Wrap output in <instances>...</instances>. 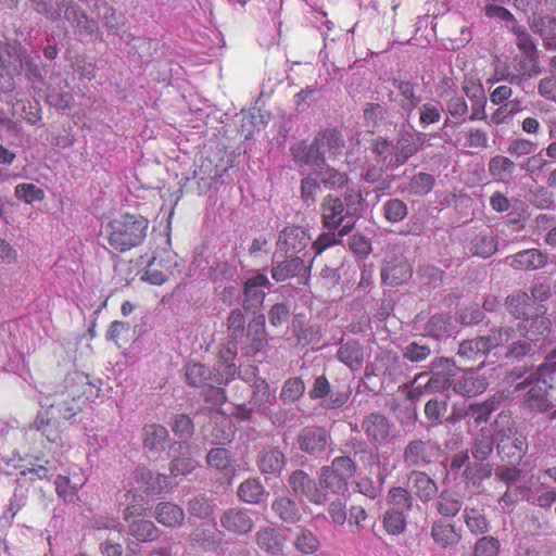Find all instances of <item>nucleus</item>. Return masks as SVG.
<instances>
[{
    "label": "nucleus",
    "instance_id": "8fccbe9b",
    "mask_svg": "<svg viewBox=\"0 0 556 556\" xmlns=\"http://www.w3.org/2000/svg\"><path fill=\"white\" fill-rule=\"evenodd\" d=\"M206 431H210V434H206V437L213 444H226L230 442L236 432L235 427L226 418H223L220 425L216 422L207 426Z\"/></svg>",
    "mask_w": 556,
    "mask_h": 556
},
{
    "label": "nucleus",
    "instance_id": "423d86ee",
    "mask_svg": "<svg viewBox=\"0 0 556 556\" xmlns=\"http://www.w3.org/2000/svg\"><path fill=\"white\" fill-rule=\"evenodd\" d=\"M240 378L243 381L242 386L237 384L236 388L241 390L239 397H244V392L247 391L245 384L251 387V397L249 404L255 408H267L271 404V394L269 384L267 381L257 377V368L249 367L244 371H241Z\"/></svg>",
    "mask_w": 556,
    "mask_h": 556
},
{
    "label": "nucleus",
    "instance_id": "5701e85b",
    "mask_svg": "<svg viewBox=\"0 0 556 556\" xmlns=\"http://www.w3.org/2000/svg\"><path fill=\"white\" fill-rule=\"evenodd\" d=\"M316 144L323 152V159L328 154L329 159L341 155L344 149V139L337 129H327L316 136Z\"/></svg>",
    "mask_w": 556,
    "mask_h": 556
},
{
    "label": "nucleus",
    "instance_id": "338daca9",
    "mask_svg": "<svg viewBox=\"0 0 556 556\" xmlns=\"http://www.w3.org/2000/svg\"><path fill=\"white\" fill-rule=\"evenodd\" d=\"M295 547L303 554H312L319 547L317 536L308 529H300L295 539Z\"/></svg>",
    "mask_w": 556,
    "mask_h": 556
},
{
    "label": "nucleus",
    "instance_id": "39448f33",
    "mask_svg": "<svg viewBox=\"0 0 556 556\" xmlns=\"http://www.w3.org/2000/svg\"><path fill=\"white\" fill-rule=\"evenodd\" d=\"M24 56L22 47L0 39V91L10 92L14 89V77L23 70Z\"/></svg>",
    "mask_w": 556,
    "mask_h": 556
},
{
    "label": "nucleus",
    "instance_id": "4d7b16f0",
    "mask_svg": "<svg viewBox=\"0 0 556 556\" xmlns=\"http://www.w3.org/2000/svg\"><path fill=\"white\" fill-rule=\"evenodd\" d=\"M407 514L387 509L383 515V527L389 534H400L406 528Z\"/></svg>",
    "mask_w": 556,
    "mask_h": 556
},
{
    "label": "nucleus",
    "instance_id": "ea45409f",
    "mask_svg": "<svg viewBox=\"0 0 556 556\" xmlns=\"http://www.w3.org/2000/svg\"><path fill=\"white\" fill-rule=\"evenodd\" d=\"M517 73H507L498 80H505L509 84L520 85L523 79L535 77L541 74V67L532 58H525L520 61Z\"/></svg>",
    "mask_w": 556,
    "mask_h": 556
},
{
    "label": "nucleus",
    "instance_id": "13d9d810",
    "mask_svg": "<svg viewBox=\"0 0 556 556\" xmlns=\"http://www.w3.org/2000/svg\"><path fill=\"white\" fill-rule=\"evenodd\" d=\"M516 332L517 337L510 340L507 350L505 351V356L507 357L520 358L533 352V342L520 336L518 330Z\"/></svg>",
    "mask_w": 556,
    "mask_h": 556
},
{
    "label": "nucleus",
    "instance_id": "cd10ccee",
    "mask_svg": "<svg viewBox=\"0 0 556 556\" xmlns=\"http://www.w3.org/2000/svg\"><path fill=\"white\" fill-rule=\"evenodd\" d=\"M409 485L421 502H429L438 492L437 483L425 472L413 471L408 478Z\"/></svg>",
    "mask_w": 556,
    "mask_h": 556
},
{
    "label": "nucleus",
    "instance_id": "774afa93",
    "mask_svg": "<svg viewBox=\"0 0 556 556\" xmlns=\"http://www.w3.org/2000/svg\"><path fill=\"white\" fill-rule=\"evenodd\" d=\"M494 441L489 433L481 431L472 446L473 457L479 460L486 459L493 451Z\"/></svg>",
    "mask_w": 556,
    "mask_h": 556
},
{
    "label": "nucleus",
    "instance_id": "f03ea898",
    "mask_svg": "<svg viewBox=\"0 0 556 556\" xmlns=\"http://www.w3.org/2000/svg\"><path fill=\"white\" fill-rule=\"evenodd\" d=\"M556 386V350L546 356L540 368L530 376L526 394L528 406L538 412H547L555 407L552 388Z\"/></svg>",
    "mask_w": 556,
    "mask_h": 556
},
{
    "label": "nucleus",
    "instance_id": "680f3d73",
    "mask_svg": "<svg viewBox=\"0 0 556 556\" xmlns=\"http://www.w3.org/2000/svg\"><path fill=\"white\" fill-rule=\"evenodd\" d=\"M434 177L427 173H419L412 177L408 191L412 194L425 195L429 193L434 187Z\"/></svg>",
    "mask_w": 556,
    "mask_h": 556
},
{
    "label": "nucleus",
    "instance_id": "a878e982",
    "mask_svg": "<svg viewBox=\"0 0 556 556\" xmlns=\"http://www.w3.org/2000/svg\"><path fill=\"white\" fill-rule=\"evenodd\" d=\"M293 160L299 164L315 166L324 163L323 152L316 144V138L312 144L301 141L291 147Z\"/></svg>",
    "mask_w": 556,
    "mask_h": 556
},
{
    "label": "nucleus",
    "instance_id": "dca6fc26",
    "mask_svg": "<svg viewBox=\"0 0 556 556\" xmlns=\"http://www.w3.org/2000/svg\"><path fill=\"white\" fill-rule=\"evenodd\" d=\"M486 379L475 370H465L454 379L453 390L465 396H475L488 387Z\"/></svg>",
    "mask_w": 556,
    "mask_h": 556
},
{
    "label": "nucleus",
    "instance_id": "09e8293b",
    "mask_svg": "<svg viewBox=\"0 0 556 556\" xmlns=\"http://www.w3.org/2000/svg\"><path fill=\"white\" fill-rule=\"evenodd\" d=\"M489 352L481 339L478 337L471 340H465L459 344L458 356L466 361H479L483 358Z\"/></svg>",
    "mask_w": 556,
    "mask_h": 556
},
{
    "label": "nucleus",
    "instance_id": "58836bf2",
    "mask_svg": "<svg viewBox=\"0 0 556 556\" xmlns=\"http://www.w3.org/2000/svg\"><path fill=\"white\" fill-rule=\"evenodd\" d=\"M516 169L515 163L503 155L493 156L488 164V172L493 180L507 182Z\"/></svg>",
    "mask_w": 556,
    "mask_h": 556
},
{
    "label": "nucleus",
    "instance_id": "c9c22d12",
    "mask_svg": "<svg viewBox=\"0 0 556 556\" xmlns=\"http://www.w3.org/2000/svg\"><path fill=\"white\" fill-rule=\"evenodd\" d=\"M468 248L473 255L486 258L495 253L497 242L490 231H480L470 239Z\"/></svg>",
    "mask_w": 556,
    "mask_h": 556
},
{
    "label": "nucleus",
    "instance_id": "9b49d317",
    "mask_svg": "<svg viewBox=\"0 0 556 556\" xmlns=\"http://www.w3.org/2000/svg\"><path fill=\"white\" fill-rule=\"evenodd\" d=\"M65 389L68 391V395H73L83 405L86 401L97 397L100 392V388L92 383L89 376L84 372L75 371L66 376Z\"/></svg>",
    "mask_w": 556,
    "mask_h": 556
},
{
    "label": "nucleus",
    "instance_id": "2f4dec72",
    "mask_svg": "<svg viewBox=\"0 0 556 556\" xmlns=\"http://www.w3.org/2000/svg\"><path fill=\"white\" fill-rule=\"evenodd\" d=\"M431 538L443 548L456 546L462 540V535L455 527L444 523L441 520L434 521L431 527Z\"/></svg>",
    "mask_w": 556,
    "mask_h": 556
},
{
    "label": "nucleus",
    "instance_id": "6e6d98bb",
    "mask_svg": "<svg viewBox=\"0 0 556 556\" xmlns=\"http://www.w3.org/2000/svg\"><path fill=\"white\" fill-rule=\"evenodd\" d=\"M31 9L39 15L45 16L51 22H55L61 16L63 4L54 3V0H27Z\"/></svg>",
    "mask_w": 556,
    "mask_h": 556
},
{
    "label": "nucleus",
    "instance_id": "c85d7f7f",
    "mask_svg": "<svg viewBox=\"0 0 556 556\" xmlns=\"http://www.w3.org/2000/svg\"><path fill=\"white\" fill-rule=\"evenodd\" d=\"M135 479L148 494H160L167 489L169 483L167 476L155 473L144 468L136 471Z\"/></svg>",
    "mask_w": 556,
    "mask_h": 556
},
{
    "label": "nucleus",
    "instance_id": "a19ab883",
    "mask_svg": "<svg viewBox=\"0 0 556 556\" xmlns=\"http://www.w3.org/2000/svg\"><path fill=\"white\" fill-rule=\"evenodd\" d=\"M62 400L58 403H53L50 406V412H54V416L58 415L64 420L74 418L79 412H81L83 405L76 400L75 396L68 395L67 389L61 393Z\"/></svg>",
    "mask_w": 556,
    "mask_h": 556
},
{
    "label": "nucleus",
    "instance_id": "f8f14e48",
    "mask_svg": "<svg viewBox=\"0 0 556 556\" xmlns=\"http://www.w3.org/2000/svg\"><path fill=\"white\" fill-rule=\"evenodd\" d=\"M505 264L515 270L532 271L543 268L547 255L538 249H526L505 257Z\"/></svg>",
    "mask_w": 556,
    "mask_h": 556
},
{
    "label": "nucleus",
    "instance_id": "9d476101",
    "mask_svg": "<svg viewBox=\"0 0 556 556\" xmlns=\"http://www.w3.org/2000/svg\"><path fill=\"white\" fill-rule=\"evenodd\" d=\"M267 342L265 316L258 315L249 323L243 339L238 340L237 343L241 344L242 353L245 356H254L264 349Z\"/></svg>",
    "mask_w": 556,
    "mask_h": 556
},
{
    "label": "nucleus",
    "instance_id": "473e14b6",
    "mask_svg": "<svg viewBox=\"0 0 556 556\" xmlns=\"http://www.w3.org/2000/svg\"><path fill=\"white\" fill-rule=\"evenodd\" d=\"M143 445L150 451H161L169 440L168 430L157 424L146 425L142 429Z\"/></svg>",
    "mask_w": 556,
    "mask_h": 556
},
{
    "label": "nucleus",
    "instance_id": "c03bdc74",
    "mask_svg": "<svg viewBox=\"0 0 556 556\" xmlns=\"http://www.w3.org/2000/svg\"><path fill=\"white\" fill-rule=\"evenodd\" d=\"M129 533L139 542H152L159 539L161 531L151 520L138 519L129 522Z\"/></svg>",
    "mask_w": 556,
    "mask_h": 556
},
{
    "label": "nucleus",
    "instance_id": "49530a36",
    "mask_svg": "<svg viewBox=\"0 0 556 556\" xmlns=\"http://www.w3.org/2000/svg\"><path fill=\"white\" fill-rule=\"evenodd\" d=\"M264 495V486L257 479H247L238 488V496L245 503L258 504Z\"/></svg>",
    "mask_w": 556,
    "mask_h": 556
},
{
    "label": "nucleus",
    "instance_id": "79ce46f5",
    "mask_svg": "<svg viewBox=\"0 0 556 556\" xmlns=\"http://www.w3.org/2000/svg\"><path fill=\"white\" fill-rule=\"evenodd\" d=\"M413 506L410 493L401 486L391 488L387 495V509L408 515Z\"/></svg>",
    "mask_w": 556,
    "mask_h": 556
},
{
    "label": "nucleus",
    "instance_id": "2eb2a0df",
    "mask_svg": "<svg viewBox=\"0 0 556 556\" xmlns=\"http://www.w3.org/2000/svg\"><path fill=\"white\" fill-rule=\"evenodd\" d=\"M289 484L295 494L304 495L315 504H323L326 501V495L317 488L316 482L303 470L292 472L289 478Z\"/></svg>",
    "mask_w": 556,
    "mask_h": 556
},
{
    "label": "nucleus",
    "instance_id": "f704fd0d",
    "mask_svg": "<svg viewBox=\"0 0 556 556\" xmlns=\"http://www.w3.org/2000/svg\"><path fill=\"white\" fill-rule=\"evenodd\" d=\"M324 226L331 229L338 227L343 220V203L339 198L328 195L321 204Z\"/></svg>",
    "mask_w": 556,
    "mask_h": 556
},
{
    "label": "nucleus",
    "instance_id": "6e6552de",
    "mask_svg": "<svg viewBox=\"0 0 556 556\" xmlns=\"http://www.w3.org/2000/svg\"><path fill=\"white\" fill-rule=\"evenodd\" d=\"M320 484L334 494H343L348 489V457H336L330 466L321 468Z\"/></svg>",
    "mask_w": 556,
    "mask_h": 556
},
{
    "label": "nucleus",
    "instance_id": "052dcab7",
    "mask_svg": "<svg viewBox=\"0 0 556 556\" xmlns=\"http://www.w3.org/2000/svg\"><path fill=\"white\" fill-rule=\"evenodd\" d=\"M198 467V462L190 456L189 453H182L181 456L175 457L169 464L172 476H187Z\"/></svg>",
    "mask_w": 556,
    "mask_h": 556
},
{
    "label": "nucleus",
    "instance_id": "393cba45",
    "mask_svg": "<svg viewBox=\"0 0 556 556\" xmlns=\"http://www.w3.org/2000/svg\"><path fill=\"white\" fill-rule=\"evenodd\" d=\"M257 546L265 553L278 554L282 551L286 538L275 528H261L255 534Z\"/></svg>",
    "mask_w": 556,
    "mask_h": 556
},
{
    "label": "nucleus",
    "instance_id": "ddd939ff",
    "mask_svg": "<svg viewBox=\"0 0 556 556\" xmlns=\"http://www.w3.org/2000/svg\"><path fill=\"white\" fill-rule=\"evenodd\" d=\"M424 142V135L420 132L403 134L393 147V156L388 161V166H400L414 155Z\"/></svg>",
    "mask_w": 556,
    "mask_h": 556
},
{
    "label": "nucleus",
    "instance_id": "7c9ffc66",
    "mask_svg": "<svg viewBox=\"0 0 556 556\" xmlns=\"http://www.w3.org/2000/svg\"><path fill=\"white\" fill-rule=\"evenodd\" d=\"M36 429L47 438L49 442L56 443L61 439V424L54 416V412L46 410L37 415Z\"/></svg>",
    "mask_w": 556,
    "mask_h": 556
},
{
    "label": "nucleus",
    "instance_id": "a211bd4d",
    "mask_svg": "<svg viewBox=\"0 0 556 556\" xmlns=\"http://www.w3.org/2000/svg\"><path fill=\"white\" fill-rule=\"evenodd\" d=\"M362 429L371 442L380 444L389 438L391 424L384 415L372 413L365 417Z\"/></svg>",
    "mask_w": 556,
    "mask_h": 556
},
{
    "label": "nucleus",
    "instance_id": "c756f323",
    "mask_svg": "<svg viewBox=\"0 0 556 556\" xmlns=\"http://www.w3.org/2000/svg\"><path fill=\"white\" fill-rule=\"evenodd\" d=\"M518 331L520 336L532 342H536L548 333L549 321L543 315H538L534 318H526L518 325Z\"/></svg>",
    "mask_w": 556,
    "mask_h": 556
},
{
    "label": "nucleus",
    "instance_id": "e433bc0d",
    "mask_svg": "<svg viewBox=\"0 0 556 556\" xmlns=\"http://www.w3.org/2000/svg\"><path fill=\"white\" fill-rule=\"evenodd\" d=\"M431 445L422 441L410 442L404 451V460L408 466H424L431 462Z\"/></svg>",
    "mask_w": 556,
    "mask_h": 556
},
{
    "label": "nucleus",
    "instance_id": "de8ad7c7",
    "mask_svg": "<svg viewBox=\"0 0 556 556\" xmlns=\"http://www.w3.org/2000/svg\"><path fill=\"white\" fill-rule=\"evenodd\" d=\"M396 87L401 97L399 104L407 115H410L420 102V97L416 94V86L410 81H400Z\"/></svg>",
    "mask_w": 556,
    "mask_h": 556
},
{
    "label": "nucleus",
    "instance_id": "864d4df0",
    "mask_svg": "<svg viewBox=\"0 0 556 556\" xmlns=\"http://www.w3.org/2000/svg\"><path fill=\"white\" fill-rule=\"evenodd\" d=\"M305 392V384L300 377L287 379L280 391V399L283 403L296 402Z\"/></svg>",
    "mask_w": 556,
    "mask_h": 556
},
{
    "label": "nucleus",
    "instance_id": "0e129e2a",
    "mask_svg": "<svg viewBox=\"0 0 556 556\" xmlns=\"http://www.w3.org/2000/svg\"><path fill=\"white\" fill-rule=\"evenodd\" d=\"M427 331L437 339L450 334L452 332V320L443 314L434 315L427 325Z\"/></svg>",
    "mask_w": 556,
    "mask_h": 556
},
{
    "label": "nucleus",
    "instance_id": "f257e3e1",
    "mask_svg": "<svg viewBox=\"0 0 556 556\" xmlns=\"http://www.w3.org/2000/svg\"><path fill=\"white\" fill-rule=\"evenodd\" d=\"M149 224L142 215L124 213L109 220L102 235L112 250L124 253L144 242Z\"/></svg>",
    "mask_w": 556,
    "mask_h": 556
},
{
    "label": "nucleus",
    "instance_id": "4c0bfd02",
    "mask_svg": "<svg viewBox=\"0 0 556 556\" xmlns=\"http://www.w3.org/2000/svg\"><path fill=\"white\" fill-rule=\"evenodd\" d=\"M271 509L280 520L287 523H295L302 518V513L296 503L287 496L275 500Z\"/></svg>",
    "mask_w": 556,
    "mask_h": 556
},
{
    "label": "nucleus",
    "instance_id": "aec40b11",
    "mask_svg": "<svg viewBox=\"0 0 556 556\" xmlns=\"http://www.w3.org/2000/svg\"><path fill=\"white\" fill-rule=\"evenodd\" d=\"M299 446L303 452L313 454L324 451L328 437L324 428L317 426L305 427L298 437Z\"/></svg>",
    "mask_w": 556,
    "mask_h": 556
},
{
    "label": "nucleus",
    "instance_id": "0eeeda50",
    "mask_svg": "<svg viewBox=\"0 0 556 556\" xmlns=\"http://www.w3.org/2000/svg\"><path fill=\"white\" fill-rule=\"evenodd\" d=\"M65 17L74 28V34L80 42L88 43L101 39V30L97 21L91 18L77 4L66 7Z\"/></svg>",
    "mask_w": 556,
    "mask_h": 556
},
{
    "label": "nucleus",
    "instance_id": "b1692460",
    "mask_svg": "<svg viewBox=\"0 0 556 556\" xmlns=\"http://www.w3.org/2000/svg\"><path fill=\"white\" fill-rule=\"evenodd\" d=\"M153 516L159 523L166 528L179 527L185 520L182 508L170 502L159 503Z\"/></svg>",
    "mask_w": 556,
    "mask_h": 556
},
{
    "label": "nucleus",
    "instance_id": "37998d69",
    "mask_svg": "<svg viewBox=\"0 0 556 556\" xmlns=\"http://www.w3.org/2000/svg\"><path fill=\"white\" fill-rule=\"evenodd\" d=\"M463 502L456 492L443 490L435 503L437 510L444 517H454L462 509Z\"/></svg>",
    "mask_w": 556,
    "mask_h": 556
},
{
    "label": "nucleus",
    "instance_id": "20e7f679",
    "mask_svg": "<svg viewBox=\"0 0 556 556\" xmlns=\"http://www.w3.org/2000/svg\"><path fill=\"white\" fill-rule=\"evenodd\" d=\"M430 368L432 376L425 384L420 380L428 376L427 371H422L415 377L408 393L409 397L414 399L422 393L440 392L453 387L455 366L448 358H434Z\"/></svg>",
    "mask_w": 556,
    "mask_h": 556
},
{
    "label": "nucleus",
    "instance_id": "a18cd8bd",
    "mask_svg": "<svg viewBox=\"0 0 556 556\" xmlns=\"http://www.w3.org/2000/svg\"><path fill=\"white\" fill-rule=\"evenodd\" d=\"M463 517L468 530L472 534L479 535L490 531V522L481 510L466 507L463 511Z\"/></svg>",
    "mask_w": 556,
    "mask_h": 556
},
{
    "label": "nucleus",
    "instance_id": "72a5a7b5",
    "mask_svg": "<svg viewBox=\"0 0 556 556\" xmlns=\"http://www.w3.org/2000/svg\"><path fill=\"white\" fill-rule=\"evenodd\" d=\"M515 337H517L516 330L511 328H493L486 336H482L481 339L489 353L494 351L497 354V350L505 349Z\"/></svg>",
    "mask_w": 556,
    "mask_h": 556
},
{
    "label": "nucleus",
    "instance_id": "e2e57ef3",
    "mask_svg": "<svg viewBox=\"0 0 556 556\" xmlns=\"http://www.w3.org/2000/svg\"><path fill=\"white\" fill-rule=\"evenodd\" d=\"M244 324H245L244 315L239 308H236L230 312L228 319H227V328H228L229 337L233 342H238V340L243 339Z\"/></svg>",
    "mask_w": 556,
    "mask_h": 556
},
{
    "label": "nucleus",
    "instance_id": "7ed1b4c3",
    "mask_svg": "<svg viewBox=\"0 0 556 556\" xmlns=\"http://www.w3.org/2000/svg\"><path fill=\"white\" fill-rule=\"evenodd\" d=\"M495 442L497 453L503 460L519 462L527 452L526 438L517 431L510 417L500 414L496 421Z\"/></svg>",
    "mask_w": 556,
    "mask_h": 556
},
{
    "label": "nucleus",
    "instance_id": "603ef678",
    "mask_svg": "<svg viewBox=\"0 0 556 556\" xmlns=\"http://www.w3.org/2000/svg\"><path fill=\"white\" fill-rule=\"evenodd\" d=\"M506 306L510 314L517 318L528 315L532 307L530 296L525 292L513 293L506 299Z\"/></svg>",
    "mask_w": 556,
    "mask_h": 556
},
{
    "label": "nucleus",
    "instance_id": "6ab92c4d",
    "mask_svg": "<svg viewBox=\"0 0 556 556\" xmlns=\"http://www.w3.org/2000/svg\"><path fill=\"white\" fill-rule=\"evenodd\" d=\"M237 356L236 346H225L219 351V359L217 364L216 374H214L213 381L217 384H228L232 381L237 374V367L233 363Z\"/></svg>",
    "mask_w": 556,
    "mask_h": 556
},
{
    "label": "nucleus",
    "instance_id": "5fc2aeb1",
    "mask_svg": "<svg viewBox=\"0 0 556 556\" xmlns=\"http://www.w3.org/2000/svg\"><path fill=\"white\" fill-rule=\"evenodd\" d=\"M85 480L79 479L77 482L71 483V479L65 476H59L54 480L55 491L59 497L65 502H73L77 496L78 490L84 485Z\"/></svg>",
    "mask_w": 556,
    "mask_h": 556
},
{
    "label": "nucleus",
    "instance_id": "412c9836",
    "mask_svg": "<svg viewBox=\"0 0 556 556\" xmlns=\"http://www.w3.org/2000/svg\"><path fill=\"white\" fill-rule=\"evenodd\" d=\"M285 464V455L278 447H265L256 457V465L261 472L265 475L280 473Z\"/></svg>",
    "mask_w": 556,
    "mask_h": 556
},
{
    "label": "nucleus",
    "instance_id": "f3484780",
    "mask_svg": "<svg viewBox=\"0 0 556 556\" xmlns=\"http://www.w3.org/2000/svg\"><path fill=\"white\" fill-rule=\"evenodd\" d=\"M220 525L228 532L242 535L251 531L253 520L243 508H229L220 516Z\"/></svg>",
    "mask_w": 556,
    "mask_h": 556
},
{
    "label": "nucleus",
    "instance_id": "4468645a",
    "mask_svg": "<svg viewBox=\"0 0 556 556\" xmlns=\"http://www.w3.org/2000/svg\"><path fill=\"white\" fill-rule=\"evenodd\" d=\"M271 277L274 280L280 282L289 278H306L309 274V267L305 265L303 257L299 255L286 256L281 262H276L271 267Z\"/></svg>",
    "mask_w": 556,
    "mask_h": 556
},
{
    "label": "nucleus",
    "instance_id": "3c124183",
    "mask_svg": "<svg viewBox=\"0 0 556 556\" xmlns=\"http://www.w3.org/2000/svg\"><path fill=\"white\" fill-rule=\"evenodd\" d=\"M207 464L211 467L230 476L233 471L229 452L224 447L212 448L206 456Z\"/></svg>",
    "mask_w": 556,
    "mask_h": 556
},
{
    "label": "nucleus",
    "instance_id": "69168bd1",
    "mask_svg": "<svg viewBox=\"0 0 556 556\" xmlns=\"http://www.w3.org/2000/svg\"><path fill=\"white\" fill-rule=\"evenodd\" d=\"M443 108L439 102H427L419 108V124L427 127L438 123L441 118Z\"/></svg>",
    "mask_w": 556,
    "mask_h": 556
},
{
    "label": "nucleus",
    "instance_id": "bf43d9fd",
    "mask_svg": "<svg viewBox=\"0 0 556 556\" xmlns=\"http://www.w3.org/2000/svg\"><path fill=\"white\" fill-rule=\"evenodd\" d=\"M495 409L493 401H485L480 404H472L466 410V417L469 421H473L477 425L486 422L491 413Z\"/></svg>",
    "mask_w": 556,
    "mask_h": 556
},
{
    "label": "nucleus",
    "instance_id": "4be33fe9",
    "mask_svg": "<svg viewBox=\"0 0 556 556\" xmlns=\"http://www.w3.org/2000/svg\"><path fill=\"white\" fill-rule=\"evenodd\" d=\"M412 276V267L404 257L387 261L381 270V278L391 286L401 285Z\"/></svg>",
    "mask_w": 556,
    "mask_h": 556
},
{
    "label": "nucleus",
    "instance_id": "1a4fd4ad",
    "mask_svg": "<svg viewBox=\"0 0 556 556\" xmlns=\"http://www.w3.org/2000/svg\"><path fill=\"white\" fill-rule=\"evenodd\" d=\"M311 243V237L305 229L299 226H287L278 236L277 252H281L285 256L299 255Z\"/></svg>",
    "mask_w": 556,
    "mask_h": 556
},
{
    "label": "nucleus",
    "instance_id": "bb28decb",
    "mask_svg": "<svg viewBox=\"0 0 556 556\" xmlns=\"http://www.w3.org/2000/svg\"><path fill=\"white\" fill-rule=\"evenodd\" d=\"M522 500L539 506L541 508H548L556 503V490L546 488L544 484L540 489L532 490L529 486H517Z\"/></svg>",
    "mask_w": 556,
    "mask_h": 556
}]
</instances>
